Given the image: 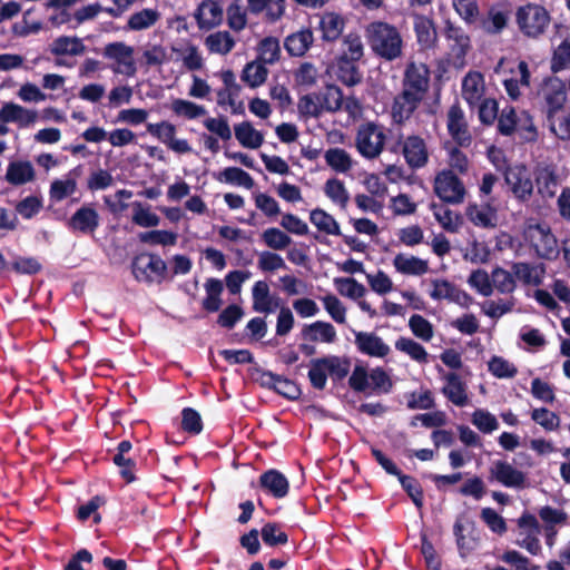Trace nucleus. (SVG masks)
Masks as SVG:
<instances>
[{
	"instance_id": "4468645a",
	"label": "nucleus",
	"mask_w": 570,
	"mask_h": 570,
	"mask_svg": "<svg viewBox=\"0 0 570 570\" xmlns=\"http://www.w3.org/2000/svg\"><path fill=\"white\" fill-rule=\"evenodd\" d=\"M490 480H495L507 488L523 489L527 475L507 461L498 460L490 468Z\"/></svg>"
},
{
	"instance_id": "2eb2a0df",
	"label": "nucleus",
	"mask_w": 570,
	"mask_h": 570,
	"mask_svg": "<svg viewBox=\"0 0 570 570\" xmlns=\"http://www.w3.org/2000/svg\"><path fill=\"white\" fill-rule=\"evenodd\" d=\"M446 127L450 136L460 146H469L472 141L465 115L459 104H454L448 111Z\"/></svg>"
},
{
	"instance_id": "774afa93",
	"label": "nucleus",
	"mask_w": 570,
	"mask_h": 570,
	"mask_svg": "<svg viewBox=\"0 0 570 570\" xmlns=\"http://www.w3.org/2000/svg\"><path fill=\"white\" fill-rule=\"evenodd\" d=\"M500 560L514 566L515 570H539L540 566L533 564L527 557L517 550H507L500 557Z\"/></svg>"
},
{
	"instance_id": "cd10ccee",
	"label": "nucleus",
	"mask_w": 570,
	"mask_h": 570,
	"mask_svg": "<svg viewBox=\"0 0 570 570\" xmlns=\"http://www.w3.org/2000/svg\"><path fill=\"white\" fill-rule=\"evenodd\" d=\"M334 73L342 83L348 87L356 86L363 78L358 62L342 58H336Z\"/></svg>"
},
{
	"instance_id": "0eeeda50",
	"label": "nucleus",
	"mask_w": 570,
	"mask_h": 570,
	"mask_svg": "<svg viewBox=\"0 0 570 570\" xmlns=\"http://www.w3.org/2000/svg\"><path fill=\"white\" fill-rule=\"evenodd\" d=\"M134 52V48L122 41L107 43L102 49V56L112 62V72L126 77H134L137 73Z\"/></svg>"
},
{
	"instance_id": "8fccbe9b",
	"label": "nucleus",
	"mask_w": 570,
	"mask_h": 570,
	"mask_svg": "<svg viewBox=\"0 0 570 570\" xmlns=\"http://www.w3.org/2000/svg\"><path fill=\"white\" fill-rule=\"evenodd\" d=\"M76 179L70 175H67L62 179H56L50 186V199L53 202L66 199L76 191Z\"/></svg>"
},
{
	"instance_id": "3c124183",
	"label": "nucleus",
	"mask_w": 570,
	"mask_h": 570,
	"mask_svg": "<svg viewBox=\"0 0 570 570\" xmlns=\"http://www.w3.org/2000/svg\"><path fill=\"white\" fill-rule=\"evenodd\" d=\"M551 131L560 139H570V115L563 109L553 115H547Z\"/></svg>"
},
{
	"instance_id": "49530a36",
	"label": "nucleus",
	"mask_w": 570,
	"mask_h": 570,
	"mask_svg": "<svg viewBox=\"0 0 570 570\" xmlns=\"http://www.w3.org/2000/svg\"><path fill=\"white\" fill-rule=\"evenodd\" d=\"M327 376L328 373L323 357L312 358L307 373L312 387L317 391H323L327 383Z\"/></svg>"
},
{
	"instance_id": "39448f33",
	"label": "nucleus",
	"mask_w": 570,
	"mask_h": 570,
	"mask_svg": "<svg viewBox=\"0 0 570 570\" xmlns=\"http://www.w3.org/2000/svg\"><path fill=\"white\" fill-rule=\"evenodd\" d=\"M444 38L448 47V60L455 68H463L465 57L472 48L471 38L465 30L452 22L444 27Z\"/></svg>"
},
{
	"instance_id": "4d7b16f0",
	"label": "nucleus",
	"mask_w": 570,
	"mask_h": 570,
	"mask_svg": "<svg viewBox=\"0 0 570 570\" xmlns=\"http://www.w3.org/2000/svg\"><path fill=\"white\" fill-rule=\"evenodd\" d=\"M180 428L184 432L198 435L204 429L200 414L193 407H184L181 410Z\"/></svg>"
},
{
	"instance_id": "bb28decb",
	"label": "nucleus",
	"mask_w": 570,
	"mask_h": 570,
	"mask_svg": "<svg viewBox=\"0 0 570 570\" xmlns=\"http://www.w3.org/2000/svg\"><path fill=\"white\" fill-rule=\"evenodd\" d=\"M513 277L521 281L524 285L539 286L542 283L544 265H531L530 263L518 262L512 264Z\"/></svg>"
},
{
	"instance_id": "a19ab883",
	"label": "nucleus",
	"mask_w": 570,
	"mask_h": 570,
	"mask_svg": "<svg viewBox=\"0 0 570 570\" xmlns=\"http://www.w3.org/2000/svg\"><path fill=\"white\" fill-rule=\"evenodd\" d=\"M170 109L176 116L188 120L200 118L207 114L204 106L181 98L174 99L170 104Z\"/></svg>"
},
{
	"instance_id": "338daca9",
	"label": "nucleus",
	"mask_w": 570,
	"mask_h": 570,
	"mask_svg": "<svg viewBox=\"0 0 570 570\" xmlns=\"http://www.w3.org/2000/svg\"><path fill=\"white\" fill-rule=\"evenodd\" d=\"M324 190L326 196L334 203L338 204L341 208L345 207L348 200V194L341 180L336 178L328 179L325 184Z\"/></svg>"
},
{
	"instance_id": "b1692460",
	"label": "nucleus",
	"mask_w": 570,
	"mask_h": 570,
	"mask_svg": "<svg viewBox=\"0 0 570 570\" xmlns=\"http://www.w3.org/2000/svg\"><path fill=\"white\" fill-rule=\"evenodd\" d=\"M224 8L216 0H204L197 9L196 20L200 29H212L222 23Z\"/></svg>"
},
{
	"instance_id": "412c9836",
	"label": "nucleus",
	"mask_w": 570,
	"mask_h": 570,
	"mask_svg": "<svg viewBox=\"0 0 570 570\" xmlns=\"http://www.w3.org/2000/svg\"><path fill=\"white\" fill-rule=\"evenodd\" d=\"M443 380L445 385L441 389V393L448 401L459 407L468 405L466 384L462 381L461 376L455 372H450L443 376Z\"/></svg>"
},
{
	"instance_id": "6e6d98bb",
	"label": "nucleus",
	"mask_w": 570,
	"mask_h": 570,
	"mask_svg": "<svg viewBox=\"0 0 570 570\" xmlns=\"http://www.w3.org/2000/svg\"><path fill=\"white\" fill-rule=\"evenodd\" d=\"M489 372L498 379H512L518 374V368L502 356H492L488 363Z\"/></svg>"
},
{
	"instance_id": "09e8293b",
	"label": "nucleus",
	"mask_w": 570,
	"mask_h": 570,
	"mask_svg": "<svg viewBox=\"0 0 570 570\" xmlns=\"http://www.w3.org/2000/svg\"><path fill=\"white\" fill-rule=\"evenodd\" d=\"M337 292L352 299H358L364 296L366 289L364 285L353 277H336L334 279Z\"/></svg>"
},
{
	"instance_id": "58836bf2",
	"label": "nucleus",
	"mask_w": 570,
	"mask_h": 570,
	"mask_svg": "<svg viewBox=\"0 0 570 570\" xmlns=\"http://www.w3.org/2000/svg\"><path fill=\"white\" fill-rule=\"evenodd\" d=\"M324 159L333 170L341 174L347 173L354 165L351 155L338 147L327 149L324 154Z\"/></svg>"
},
{
	"instance_id": "69168bd1",
	"label": "nucleus",
	"mask_w": 570,
	"mask_h": 570,
	"mask_svg": "<svg viewBox=\"0 0 570 570\" xmlns=\"http://www.w3.org/2000/svg\"><path fill=\"white\" fill-rule=\"evenodd\" d=\"M570 68V39H564L556 49L551 59V70L558 72Z\"/></svg>"
},
{
	"instance_id": "f257e3e1",
	"label": "nucleus",
	"mask_w": 570,
	"mask_h": 570,
	"mask_svg": "<svg viewBox=\"0 0 570 570\" xmlns=\"http://www.w3.org/2000/svg\"><path fill=\"white\" fill-rule=\"evenodd\" d=\"M365 37L372 52L384 61L403 57L404 40L400 30L385 21H373L365 28Z\"/></svg>"
},
{
	"instance_id": "603ef678",
	"label": "nucleus",
	"mask_w": 570,
	"mask_h": 570,
	"mask_svg": "<svg viewBox=\"0 0 570 570\" xmlns=\"http://www.w3.org/2000/svg\"><path fill=\"white\" fill-rule=\"evenodd\" d=\"M281 56L279 41L276 38L267 37L258 45V59L262 63L273 65Z\"/></svg>"
},
{
	"instance_id": "6e6552de",
	"label": "nucleus",
	"mask_w": 570,
	"mask_h": 570,
	"mask_svg": "<svg viewBox=\"0 0 570 570\" xmlns=\"http://www.w3.org/2000/svg\"><path fill=\"white\" fill-rule=\"evenodd\" d=\"M537 99L547 115L561 111L567 99L564 83L557 77L546 78L539 86Z\"/></svg>"
},
{
	"instance_id": "6ab92c4d",
	"label": "nucleus",
	"mask_w": 570,
	"mask_h": 570,
	"mask_svg": "<svg viewBox=\"0 0 570 570\" xmlns=\"http://www.w3.org/2000/svg\"><path fill=\"white\" fill-rule=\"evenodd\" d=\"M355 345L357 351L371 357H385L390 352V346L375 333L356 332Z\"/></svg>"
},
{
	"instance_id": "1a4fd4ad",
	"label": "nucleus",
	"mask_w": 570,
	"mask_h": 570,
	"mask_svg": "<svg viewBox=\"0 0 570 570\" xmlns=\"http://www.w3.org/2000/svg\"><path fill=\"white\" fill-rule=\"evenodd\" d=\"M533 218L529 219V224L524 229V238L531 243L535 248L539 256L551 258L557 250V238L551 233V228L546 223H532Z\"/></svg>"
},
{
	"instance_id": "423d86ee",
	"label": "nucleus",
	"mask_w": 570,
	"mask_h": 570,
	"mask_svg": "<svg viewBox=\"0 0 570 570\" xmlns=\"http://www.w3.org/2000/svg\"><path fill=\"white\" fill-rule=\"evenodd\" d=\"M385 139L383 126L375 122H366L358 127L355 145L363 157L374 159L383 151Z\"/></svg>"
},
{
	"instance_id": "37998d69",
	"label": "nucleus",
	"mask_w": 570,
	"mask_h": 570,
	"mask_svg": "<svg viewBox=\"0 0 570 570\" xmlns=\"http://www.w3.org/2000/svg\"><path fill=\"white\" fill-rule=\"evenodd\" d=\"M518 70L520 73V80L512 79V78L504 80L505 91H507L508 96L513 100L519 99V97L521 96L520 86L528 87L530 85L531 75H530L528 63L523 60L520 61L518 65Z\"/></svg>"
},
{
	"instance_id": "7ed1b4c3",
	"label": "nucleus",
	"mask_w": 570,
	"mask_h": 570,
	"mask_svg": "<svg viewBox=\"0 0 570 570\" xmlns=\"http://www.w3.org/2000/svg\"><path fill=\"white\" fill-rule=\"evenodd\" d=\"M515 22L524 37L538 39L549 27L550 16L543 7L528 3L518 8Z\"/></svg>"
},
{
	"instance_id": "f03ea898",
	"label": "nucleus",
	"mask_w": 570,
	"mask_h": 570,
	"mask_svg": "<svg viewBox=\"0 0 570 570\" xmlns=\"http://www.w3.org/2000/svg\"><path fill=\"white\" fill-rule=\"evenodd\" d=\"M130 267L135 279L146 284H160L168 274L166 262L159 255L148 252L135 255Z\"/></svg>"
},
{
	"instance_id": "f3484780",
	"label": "nucleus",
	"mask_w": 570,
	"mask_h": 570,
	"mask_svg": "<svg viewBox=\"0 0 570 570\" xmlns=\"http://www.w3.org/2000/svg\"><path fill=\"white\" fill-rule=\"evenodd\" d=\"M258 488L275 499H283L288 494L289 482L282 472L271 469L259 475Z\"/></svg>"
},
{
	"instance_id": "4be33fe9",
	"label": "nucleus",
	"mask_w": 570,
	"mask_h": 570,
	"mask_svg": "<svg viewBox=\"0 0 570 570\" xmlns=\"http://www.w3.org/2000/svg\"><path fill=\"white\" fill-rule=\"evenodd\" d=\"M413 30L417 45L422 50H429L435 47L438 32L432 19L423 14H413Z\"/></svg>"
},
{
	"instance_id": "de8ad7c7",
	"label": "nucleus",
	"mask_w": 570,
	"mask_h": 570,
	"mask_svg": "<svg viewBox=\"0 0 570 570\" xmlns=\"http://www.w3.org/2000/svg\"><path fill=\"white\" fill-rule=\"evenodd\" d=\"M492 288H497L501 294H511L515 287V278L512 272H508L502 267L493 268L491 273Z\"/></svg>"
},
{
	"instance_id": "72a5a7b5",
	"label": "nucleus",
	"mask_w": 570,
	"mask_h": 570,
	"mask_svg": "<svg viewBox=\"0 0 570 570\" xmlns=\"http://www.w3.org/2000/svg\"><path fill=\"white\" fill-rule=\"evenodd\" d=\"M6 179L12 185H23L35 179V168L30 161H12L8 165Z\"/></svg>"
},
{
	"instance_id": "9b49d317",
	"label": "nucleus",
	"mask_w": 570,
	"mask_h": 570,
	"mask_svg": "<svg viewBox=\"0 0 570 570\" xmlns=\"http://www.w3.org/2000/svg\"><path fill=\"white\" fill-rule=\"evenodd\" d=\"M430 70L424 63L411 61L406 65L402 80V90L424 99L429 89Z\"/></svg>"
},
{
	"instance_id": "680f3d73",
	"label": "nucleus",
	"mask_w": 570,
	"mask_h": 570,
	"mask_svg": "<svg viewBox=\"0 0 570 570\" xmlns=\"http://www.w3.org/2000/svg\"><path fill=\"white\" fill-rule=\"evenodd\" d=\"M244 309L237 304L227 305L218 315L216 323L227 330H232L243 318Z\"/></svg>"
},
{
	"instance_id": "c03bdc74",
	"label": "nucleus",
	"mask_w": 570,
	"mask_h": 570,
	"mask_svg": "<svg viewBox=\"0 0 570 570\" xmlns=\"http://www.w3.org/2000/svg\"><path fill=\"white\" fill-rule=\"evenodd\" d=\"M402 489L411 498L412 502L417 509H421L424 503L423 488L419 480L412 475L404 474L397 476Z\"/></svg>"
},
{
	"instance_id": "5701e85b",
	"label": "nucleus",
	"mask_w": 570,
	"mask_h": 570,
	"mask_svg": "<svg viewBox=\"0 0 570 570\" xmlns=\"http://www.w3.org/2000/svg\"><path fill=\"white\" fill-rule=\"evenodd\" d=\"M505 181L511 187L512 193L520 199H524L532 193L533 185L524 167L514 166L508 168Z\"/></svg>"
},
{
	"instance_id": "2f4dec72",
	"label": "nucleus",
	"mask_w": 570,
	"mask_h": 570,
	"mask_svg": "<svg viewBox=\"0 0 570 570\" xmlns=\"http://www.w3.org/2000/svg\"><path fill=\"white\" fill-rule=\"evenodd\" d=\"M313 41V32L309 29H302L285 39V48L291 56L302 57L309 49Z\"/></svg>"
},
{
	"instance_id": "5fc2aeb1",
	"label": "nucleus",
	"mask_w": 570,
	"mask_h": 570,
	"mask_svg": "<svg viewBox=\"0 0 570 570\" xmlns=\"http://www.w3.org/2000/svg\"><path fill=\"white\" fill-rule=\"evenodd\" d=\"M262 239L267 247L274 250L285 249L292 243V238L276 227L265 229L262 234Z\"/></svg>"
},
{
	"instance_id": "bf43d9fd",
	"label": "nucleus",
	"mask_w": 570,
	"mask_h": 570,
	"mask_svg": "<svg viewBox=\"0 0 570 570\" xmlns=\"http://www.w3.org/2000/svg\"><path fill=\"white\" fill-rule=\"evenodd\" d=\"M531 419L546 431H554L560 426V416L547 407L533 409Z\"/></svg>"
},
{
	"instance_id": "e2e57ef3",
	"label": "nucleus",
	"mask_w": 570,
	"mask_h": 570,
	"mask_svg": "<svg viewBox=\"0 0 570 570\" xmlns=\"http://www.w3.org/2000/svg\"><path fill=\"white\" fill-rule=\"evenodd\" d=\"M409 327L413 335L422 341L430 342L433 337L432 324L420 314H413L410 317Z\"/></svg>"
},
{
	"instance_id": "a18cd8bd",
	"label": "nucleus",
	"mask_w": 570,
	"mask_h": 570,
	"mask_svg": "<svg viewBox=\"0 0 570 570\" xmlns=\"http://www.w3.org/2000/svg\"><path fill=\"white\" fill-rule=\"evenodd\" d=\"M267 75L268 70L264 67V63L253 61L244 67L242 80L250 88H256L265 82Z\"/></svg>"
},
{
	"instance_id": "c9c22d12",
	"label": "nucleus",
	"mask_w": 570,
	"mask_h": 570,
	"mask_svg": "<svg viewBox=\"0 0 570 570\" xmlns=\"http://www.w3.org/2000/svg\"><path fill=\"white\" fill-rule=\"evenodd\" d=\"M205 46L210 53L225 56L235 47V40L228 31H216L205 38Z\"/></svg>"
},
{
	"instance_id": "f8f14e48",
	"label": "nucleus",
	"mask_w": 570,
	"mask_h": 570,
	"mask_svg": "<svg viewBox=\"0 0 570 570\" xmlns=\"http://www.w3.org/2000/svg\"><path fill=\"white\" fill-rule=\"evenodd\" d=\"M402 155L411 169H420L429 163L426 141L419 135H409L402 142Z\"/></svg>"
},
{
	"instance_id": "dca6fc26",
	"label": "nucleus",
	"mask_w": 570,
	"mask_h": 570,
	"mask_svg": "<svg viewBox=\"0 0 570 570\" xmlns=\"http://www.w3.org/2000/svg\"><path fill=\"white\" fill-rule=\"evenodd\" d=\"M422 100L423 98L417 97L412 92L401 90V92L394 97L391 108V116L393 121L397 125H402L407 121L417 109Z\"/></svg>"
},
{
	"instance_id": "c756f323",
	"label": "nucleus",
	"mask_w": 570,
	"mask_h": 570,
	"mask_svg": "<svg viewBox=\"0 0 570 570\" xmlns=\"http://www.w3.org/2000/svg\"><path fill=\"white\" fill-rule=\"evenodd\" d=\"M206 296L202 302V307L207 313H216L223 305L222 294L224 291L223 282L218 278H208L204 284Z\"/></svg>"
},
{
	"instance_id": "a211bd4d",
	"label": "nucleus",
	"mask_w": 570,
	"mask_h": 570,
	"mask_svg": "<svg viewBox=\"0 0 570 570\" xmlns=\"http://www.w3.org/2000/svg\"><path fill=\"white\" fill-rule=\"evenodd\" d=\"M38 119V112L24 108L14 102H6L0 109V121L4 124H17L21 128L33 125Z\"/></svg>"
},
{
	"instance_id": "c85d7f7f",
	"label": "nucleus",
	"mask_w": 570,
	"mask_h": 570,
	"mask_svg": "<svg viewBox=\"0 0 570 570\" xmlns=\"http://www.w3.org/2000/svg\"><path fill=\"white\" fill-rule=\"evenodd\" d=\"M395 269L403 275L422 276L429 272V263L416 256L397 254L393 259Z\"/></svg>"
},
{
	"instance_id": "473e14b6",
	"label": "nucleus",
	"mask_w": 570,
	"mask_h": 570,
	"mask_svg": "<svg viewBox=\"0 0 570 570\" xmlns=\"http://www.w3.org/2000/svg\"><path fill=\"white\" fill-rule=\"evenodd\" d=\"M234 132L238 142L245 148L257 149L264 142L263 134L256 130L249 121L235 125Z\"/></svg>"
},
{
	"instance_id": "13d9d810",
	"label": "nucleus",
	"mask_w": 570,
	"mask_h": 570,
	"mask_svg": "<svg viewBox=\"0 0 570 570\" xmlns=\"http://www.w3.org/2000/svg\"><path fill=\"white\" fill-rule=\"evenodd\" d=\"M370 386L376 394H387L393 387V382L386 371L377 366L370 372Z\"/></svg>"
},
{
	"instance_id": "864d4df0",
	"label": "nucleus",
	"mask_w": 570,
	"mask_h": 570,
	"mask_svg": "<svg viewBox=\"0 0 570 570\" xmlns=\"http://www.w3.org/2000/svg\"><path fill=\"white\" fill-rule=\"evenodd\" d=\"M173 50L179 55L188 70L194 71L203 68L204 59L196 46L189 43L181 48H173Z\"/></svg>"
},
{
	"instance_id": "7c9ffc66",
	"label": "nucleus",
	"mask_w": 570,
	"mask_h": 570,
	"mask_svg": "<svg viewBox=\"0 0 570 570\" xmlns=\"http://www.w3.org/2000/svg\"><path fill=\"white\" fill-rule=\"evenodd\" d=\"M364 51L365 48L361 36L356 32H350L342 39L341 50L337 58L360 62L364 57Z\"/></svg>"
},
{
	"instance_id": "aec40b11",
	"label": "nucleus",
	"mask_w": 570,
	"mask_h": 570,
	"mask_svg": "<svg viewBox=\"0 0 570 570\" xmlns=\"http://www.w3.org/2000/svg\"><path fill=\"white\" fill-rule=\"evenodd\" d=\"M484 77L479 71H469L462 80V97L470 107H475L484 99Z\"/></svg>"
},
{
	"instance_id": "20e7f679",
	"label": "nucleus",
	"mask_w": 570,
	"mask_h": 570,
	"mask_svg": "<svg viewBox=\"0 0 570 570\" xmlns=\"http://www.w3.org/2000/svg\"><path fill=\"white\" fill-rule=\"evenodd\" d=\"M498 130L504 136L518 131L525 139H533L535 128L532 117L525 110H517L514 107H504L498 118Z\"/></svg>"
},
{
	"instance_id": "393cba45",
	"label": "nucleus",
	"mask_w": 570,
	"mask_h": 570,
	"mask_svg": "<svg viewBox=\"0 0 570 570\" xmlns=\"http://www.w3.org/2000/svg\"><path fill=\"white\" fill-rule=\"evenodd\" d=\"M86 49L82 39L76 36H59L49 45V51L55 57H78L82 56Z\"/></svg>"
},
{
	"instance_id": "0e129e2a",
	"label": "nucleus",
	"mask_w": 570,
	"mask_h": 570,
	"mask_svg": "<svg viewBox=\"0 0 570 570\" xmlns=\"http://www.w3.org/2000/svg\"><path fill=\"white\" fill-rule=\"evenodd\" d=\"M220 176L228 184L245 187L247 189L254 186V180L250 175L238 167L225 168Z\"/></svg>"
},
{
	"instance_id": "ddd939ff",
	"label": "nucleus",
	"mask_w": 570,
	"mask_h": 570,
	"mask_svg": "<svg viewBox=\"0 0 570 570\" xmlns=\"http://www.w3.org/2000/svg\"><path fill=\"white\" fill-rule=\"evenodd\" d=\"M512 11L508 4L491 6L480 19V28L485 35L498 36L508 27Z\"/></svg>"
},
{
	"instance_id": "a878e982",
	"label": "nucleus",
	"mask_w": 570,
	"mask_h": 570,
	"mask_svg": "<svg viewBox=\"0 0 570 570\" xmlns=\"http://www.w3.org/2000/svg\"><path fill=\"white\" fill-rule=\"evenodd\" d=\"M304 341L333 343L336 340L335 327L323 321H316L312 324L304 325L301 331Z\"/></svg>"
},
{
	"instance_id": "f704fd0d",
	"label": "nucleus",
	"mask_w": 570,
	"mask_h": 570,
	"mask_svg": "<svg viewBox=\"0 0 570 570\" xmlns=\"http://www.w3.org/2000/svg\"><path fill=\"white\" fill-rule=\"evenodd\" d=\"M262 541L269 548L283 547L288 543V534L279 522H266L261 528Z\"/></svg>"
},
{
	"instance_id": "052dcab7",
	"label": "nucleus",
	"mask_w": 570,
	"mask_h": 570,
	"mask_svg": "<svg viewBox=\"0 0 570 570\" xmlns=\"http://www.w3.org/2000/svg\"><path fill=\"white\" fill-rule=\"evenodd\" d=\"M472 424L482 433H492L499 428L497 417L487 410L478 409L472 413Z\"/></svg>"
},
{
	"instance_id": "4c0bfd02",
	"label": "nucleus",
	"mask_w": 570,
	"mask_h": 570,
	"mask_svg": "<svg viewBox=\"0 0 570 570\" xmlns=\"http://www.w3.org/2000/svg\"><path fill=\"white\" fill-rule=\"evenodd\" d=\"M320 29L324 40L334 41L344 29V20L337 13L326 12L320 19Z\"/></svg>"
},
{
	"instance_id": "e433bc0d",
	"label": "nucleus",
	"mask_w": 570,
	"mask_h": 570,
	"mask_svg": "<svg viewBox=\"0 0 570 570\" xmlns=\"http://www.w3.org/2000/svg\"><path fill=\"white\" fill-rule=\"evenodd\" d=\"M160 19V12L156 9L146 8L132 13L127 21V29L141 31L151 28Z\"/></svg>"
},
{
	"instance_id": "9d476101",
	"label": "nucleus",
	"mask_w": 570,
	"mask_h": 570,
	"mask_svg": "<svg viewBox=\"0 0 570 570\" xmlns=\"http://www.w3.org/2000/svg\"><path fill=\"white\" fill-rule=\"evenodd\" d=\"M434 190L443 202L450 204L462 203L465 195L462 181L451 170H443L436 175Z\"/></svg>"
},
{
	"instance_id": "ea45409f",
	"label": "nucleus",
	"mask_w": 570,
	"mask_h": 570,
	"mask_svg": "<svg viewBox=\"0 0 570 570\" xmlns=\"http://www.w3.org/2000/svg\"><path fill=\"white\" fill-rule=\"evenodd\" d=\"M328 376L334 383L343 381L351 370V360L337 355L323 356Z\"/></svg>"
},
{
	"instance_id": "79ce46f5",
	"label": "nucleus",
	"mask_w": 570,
	"mask_h": 570,
	"mask_svg": "<svg viewBox=\"0 0 570 570\" xmlns=\"http://www.w3.org/2000/svg\"><path fill=\"white\" fill-rule=\"evenodd\" d=\"M395 348L407 354L413 361L424 364L429 361V354L423 345L412 338L401 336L395 341Z\"/></svg>"
}]
</instances>
